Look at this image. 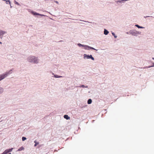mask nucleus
<instances>
[{
  "mask_svg": "<svg viewBox=\"0 0 154 154\" xmlns=\"http://www.w3.org/2000/svg\"><path fill=\"white\" fill-rule=\"evenodd\" d=\"M135 26L139 28H143V27L139 26L138 25H136Z\"/></svg>",
  "mask_w": 154,
  "mask_h": 154,
  "instance_id": "11",
  "label": "nucleus"
},
{
  "mask_svg": "<svg viewBox=\"0 0 154 154\" xmlns=\"http://www.w3.org/2000/svg\"><path fill=\"white\" fill-rule=\"evenodd\" d=\"M84 48L85 49L89 50L90 47L87 45H84Z\"/></svg>",
  "mask_w": 154,
  "mask_h": 154,
  "instance_id": "6",
  "label": "nucleus"
},
{
  "mask_svg": "<svg viewBox=\"0 0 154 154\" xmlns=\"http://www.w3.org/2000/svg\"><path fill=\"white\" fill-rule=\"evenodd\" d=\"M64 118L67 120L69 119H70V117L66 115H65L64 116Z\"/></svg>",
  "mask_w": 154,
  "mask_h": 154,
  "instance_id": "5",
  "label": "nucleus"
},
{
  "mask_svg": "<svg viewBox=\"0 0 154 154\" xmlns=\"http://www.w3.org/2000/svg\"><path fill=\"white\" fill-rule=\"evenodd\" d=\"M112 35L114 36V37L115 38H116L117 37V36H116L115 35V34L114 33L112 32Z\"/></svg>",
  "mask_w": 154,
  "mask_h": 154,
  "instance_id": "15",
  "label": "nucleus"
},
{
  "mask_svg": "<svg viewBox=\"0 0 154 154\" xmlns=\"http://www.w3.org/2000/svg\"><path fill=\"white\" fill-rule=\"evenodd\" d=\"M32 14L34 15H40L41 16H44V15L41 14H39V13H37L36 12L32 11L31 12Z\"/></svg>",
  "mask_w": 154,
  "mask_h": 154,
  "instance_id": "3",
  "label": "nucleus"
},
{
  "mask_svg": "<svg viewBox=\"0 0 154 154\" xmlns=\"http://www.w3.org/2000/svg\"><path fill=\"white\" fill-rule=\"evenodd\" d=\"M84 58H93L91 55L90 56L86 54H84Z\"/></svg>",
  "mask_w": 154,
  "mask_h": 154,
  "instance_id": "4",
  "label": "nucleus"
},
{
  "mask_svg": "<svg viewBox=\"0 0 154 154\" xmlns=\"http://www.w3.org/2000/svg\"><path fill=\"white\" fill-rule=\"evenodd\" d=\"M129 33H130L131 34H132V35H133V34H134L133 32V30H130V31H129Z\"/></svg>",
  "mask_w": 154,
  "mask_h": 154,
  "instance_id": "13",
  "label": "nucleus"
},
{
  "mask_svg": "<svg viewBox=\"0 0 154 154\" xmlns=\"http://www.w3.org/2000/svg\"><path fill=\"white\" fill-rule=\"evenodd\" d=\"M78 45H79V46H83H83H84V45H82V44H80V43L78 44Z\"/></svg>",
  "mask_w": 154,
  "mask_h": 154,
  "instance_id": "17",
  "label": "nucleus"
},
{
  "mask_svg": "<svg viewBox=\"0 0 154 154\" xmlns=\"http://www.w3.org/2000/svg\"><path fill=\"white\" fill-rule=\"evenodd\" d=\"M92 102V100L91 99H89L88 101V103L90 104Z\"/></svg>",
  "mask_w": 154,
  "mask_h": 154,
  "instance_id": "8",
  "label": "nucleus"
},
{
  "mask_svg": "<svg viewBox=\"0 0 154 154\" xmlns=\"http://www.w3.org/2000/svg\"><path fill=\"white\" fill-rule=\"evenodd\" d=\"M8 74L7 73H6L5 74H2V75H1V80L2 79H4L6 77L7 75Z\"/></svg>",
  "mask_w": 154,
  "mask_h": 154,
  "instance_id": "2",
  "label": "nucleus"
},
{
  "mask_svg": "<svg viewBox=\"0 0 154 154\" xmlns=\"http://www.w3.org/2000/svg\"><path fill=\"white\" fill-rule=\"evenodd\" d=\"M82 87H83V88L84 87V85H82Z\"/></svg>",
  "mask_w": 154,
  "mask_h": 154,
  "instance_id": "21",
  "label": "nucleus"
},
{
  "mask_svg": "<svg viewBox=\"0 0 154 154\" xmlns=\"http://www.w3.org/2000/svg\"><path fill=\"white\" fill-rule=\"evenodd\" d=\"M55 77L56 78H60V77H62V76H58L57 75H55Z\"/></svg>",
  "mask_w": 154,
  "mask_h": 154,
  "instance_id": "16",
  "label": "nucleus"
},
{
  "mask_svg": "<svg viewBox=\"0 0 154 154\" xmlns=\"http://www.w3.org/2000/svg\"><path fill=\"white\" fill-rule=\"evenodd\" d=\"M93 49V50H95L94 48H92V47H89V49Z\"/></svg>",
  "mask_w": 154,
  "mask_h": 154,
  "instance_id": "18",
  "label": "nucleus"
},
{
  "mask_svg": "<svg viewBox=\"0 0 154 154\" xmlns=\"http://www.w3.org/2000/svg\"><path fill=\"white\" fill-rule=\"evenodd\" d=\"M104 34L106 35L108 34L109 33V32L105 29H104Z\"/></svg>",
  "mask_w": 154,
  "mask_h": 154,
  "instance_id": "7",
  "label": "nucleus"
},
{
  "mask_svg": "<svg viewBox=\"0 0 154 154\" xmlns=\"http://www.w3.org/2000/svg\"><path fill=\"white\" fill-rule=\"evenodd\" d=\"M56 2V3H58V2H57V1Z\"/></svg>",
  "mask_w": 154,
  "mask_h": 154,
  "instance_id": "23",
  "label": "nucleus"
},
{
  "mask_svg": "<svg viewBox=\"0 0 154 154\" xmlns=\"http://www.w3.org/2000/svg\"><path fill=\"white\" fill-rule=\"evenodd\" d=\"M8 154H11V153H9Z\"/></svg>",
  "mask_w": 154,
  "mask_h": 154,
  "instance_id": "24",
  "label": "nucleus"
},
{
  "mask_svg": "<svg viewBox=\"0 0 154 154\" xmlns=\"http://www.w3.org/2000/svg\"><path fill=\"white\" fill-rule=\"evenodd\" d=\"M154 66V63H152L151 66H149L147 67V68H150V67Z\"/></svg>",
  "mask_w": 154,
  "mask_h": 154,
  "instance_id": "12",
  "label": "nucleus"
},
{
  "mask_svg": "<svg viewBox=\"0 0 154 154\" xmlns=\"http://www.w3.org/2000/svg\"><path fill=\"white\" fill-rule=\"evenodd\" d=\"M16 4H17V5H19V4L17 2H16V3H15Z\"/></svg>",
  "mask_w": 154,
  "mask_h": 154,
  "instance_id": "19",
  "label": "nucleus"
},
{
  "mask_svg": "<svg viewBox=\"0 0 154 154\" xmlns=\"http://www.w3.org/2000/svg\"><path fill=\"white\" fill-rule=\"evenodd\" d=\"M34 142L35 143V144L34 145L35 146H36L37 145L39 144V142H37L36 140Z\"/></svg>",
  "mask_w": 154,
  "mask_h": 154,
  "instance_id": "9",
  "label": "nucleus"
},
{
  "mask_svg": "<svg viewBox=\"0 0 154 154\" xmlns=\"http://www.w3.org/2000/svg\"><path fill=\"white\" fill-rule=\"evenodd\" d=\"M24 149V148L23 147H21L20 148L18 149V151H22Z\"/></svg>",
  "mask_w": 154,
  "mask_h": 154,
  "instance_id": "10",
  "label": "nucleus"
},
{
  "mask_svg": "<svg viewBox=\"0 0 154 154\" xmlns=\"http://www.w3.org/2000/svg\"><path fill=\"white\" fill-rule=\"evenodd\" d=\"M153 59H154V58H153Z\"/></svg>",
  "mask_w": 154,
  "mask_h": 154,
  "instance_id": "25",
  "label": "nucleus"
},
{
  "mask_svg": "<svg viewBox=\"0 0 154 154\" xmlns=\"http://www.w3.org/2000/svg\"><path fill=\"white\" fill-rule=\"evenodd\" d=\"M30 62H32L33 63H38L37 60V58H32L31 59H30L29 60Z\"/></svg>",
  "mask_w": 154,
  "mask_h": 154,
  "instance_id": "1",
  "label": "nucleus"
},
{
  "mask_svg": "<svg viewBox=\"0 0 154 154\" xmlns=\"http://www.w3.org/2000/svg\"><path fill=\"white\" fill-rule=\"evenodd\" d=\"M3 31H2V32H1H1H0L1 34H2H2H3Z\"/></svg>",
  "mask_w": 154,
  "mask_h": 154,
  "instance_id": "20",
  "label": "nucleus"
},
{
  "mask_svg": "<svg viewBox=\"0 0 154 154\" xmlns=\"http://www.w3.org/2000/svg\"><path fill=\"white\" fill-rule=\"evenodd\" d=\"M26 139V138L25 137H23L22 138V140L23 141H24Z\"/></svg>",
  "mask_w": 154,
  "mask_h": 154,
  "instance_id": "14",
  "label": "nucleus"
},
{
  "mask_svg": "<svg viewBox=\"0 0 154 154\" xmlns=\"http://www.w3.org/2000/svg\"><path fill=\"white\" fill-rule=\"evenodd\" d=\"M92 59V60H94V58H91Z\"/></svg>",
  "mask_w": 154,
  "mask_h": 154,
  "instance_id": "22",
  "label": "nucleus"
}]
</instances>
